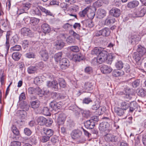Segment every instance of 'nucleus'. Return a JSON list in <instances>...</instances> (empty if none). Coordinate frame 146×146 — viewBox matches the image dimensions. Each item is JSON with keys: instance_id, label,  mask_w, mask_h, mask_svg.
<instances>
[{"instance_id": "1", "label": "nucleus", "mask_w": 146, "mask_h": 146, "mask_svg": "<svg viewBox=\"0 0 146 146\" xmlns=\"http://www.w3.org/2000/svg\"><path fill=\"white\" fill-rule=\"evenodd\" d=\"M108 54V53L107 51L102 50L100 53L97 58H94L92 62H94L95 64L98 63L99 64H102L107 60V57Z\"/></svg>"}, {"instance_id": "2", "label": "nucleus", "mask_w": 146, "mask_h": 146, "mask_svg": "<svg viewBox=\"0 0 146 146\" xmlns=\"http://www.w3.org/2000/svg\"><path fill=\"white\" fill-rule=\"evenodd\" d=\"M72 138L74 139H80L79 142L82 143L85 141V139L83 137H82V132L79 129H74L72 131L70 134Z\"/></svg>"}, {"instance_id": "3", "label": "nucleus", "mask_w": 146, "mask_h": 146, "mask_svg": "<svg viewBox=\"0 0 146 146\" xmlns=\"http://www.w3.org/2000/svg\"><path fill=\"white\" fill-rule=\"evenodd\" d=\"M104 139L108 142H117L120 141L121 138L119 136L109 133L105 135Z\"/></svg>"}, {"instance_id": "4", "label": "nucleus", "mask_w": 146, "mask_h": 146, "mask_svg": "<svg viewBox=\"0 0 146 146\" xmlns=\"http://www.w3.org/2000/svg\"><path fill=\"white\" fill-rule=\"evenodd\" d=\"M31 6V4L29 3L23 4L18 9L17 13L19 15L24 13H26V11L29 9Z\"/></svg>"}, {"instance_id": "5", "label": "nucleus", "mask_w": 146, "mask_h": 146, "mask_svg": "<svg viewBox=\"0 0 146 146\" xmlns=\"http://www.w3.org/2000/svg\"><path fill=\"white\" fill-rule=\"evenodd\" d=\"M69 60L66 58H62L60 62V68L62 70H65L68 68L70 65Z\"/></svg>"}, {"instance_id": "6", "label": "nucleus", "mask_w": 146, "mask_h": 146, "mask_svg": "<svg viewBox=\"0 0 146 146\" xmlns=\"http://www.w3.org/2000/svg\"><path fill=\"white\" fill-rule=\"evenodd\" d=\"M93 86V84L92 82H86L82 85V89L84 92H88L92 90Z\"/></svg>"}, {"instance_id": "7", "label": "nucleus", "mask_w": 146, "mask_h": 146, "mask_svg": "<svg viewBox=\"0 0 146 146\" xmlns=\"http://www.w3.org/2000/svg\"><path fill=\"white\" fill-rule=\"evenodd\" d=\"M110 14L112 16L116 17L119 16L121 14L120 10L116 8H113L110 11Z\"/></svg>"}, {"instance_id": "8", "label": "nucleus", "mask_w": 146, "mask_h": 146, "mask_svg": "<svg viewBox=\"0 0 146 146\" xmlns=\"http://www.w3.org/2000/svg\"><path fill=\"white\" fill-rule=\"evenodd\" d=\"M109 125V124L108 123L106 122H102L99 125V129L101 133L105 132L108 130Z\"/></svg>"}, {"instance_id": "9", "label": "nucleus", "mask_w": 146, "mask_h": 146, "mask_svg": "<svg viewBox=\"0 0 146 146\" xmlns=\"http://www.w3.org/2000/svg\"><path fill=\"white\" fill-rule=\"evenodd\" d=\"M139 40V36L136 35H132L129 38V42L132 44H137Z\"/></svg>"}, {"instance_id": "10", "label": "nucleus", "mask_w": 146, "mask_h": 146, "mask_svg": "<svg viewBox=\"0 0 146 146\" xmlns=\"http://www.w3.org/2000/svg\"><path fill=\"white\" fill-rule=\"evenodd\" d=\"M21 34L24 36H31L32 33L30 29L28 28L24 27L22 28L21 30Z\"/></svg>"}, {"instance_id": "11", "label": "nucleus", "mask_w": 146, "mask_h": 146, "mask_svg": "<svg viewBox=\"0 0 146 146\" xmlns=\"http://www.w3.org/2000/svg\"><path fill=\"white\" fill-rule=\"evenodd\" d=\"M66 117V115L64 113H62L60 114L57 120L58 125H60L63 124L65 120Z\"/></svg>"}, {"instance_id": "12", "label": "nucleus", "mask_w": 146, "mask_h": 146, "mask_svg": "<svg viewBox=\"0 0 146 146\" xmlns=\"http://www.w3.org/2000/svg\"><path fill=\"white\" fill-rule=\"evenodd\" d=\"M58 82L56 80L48 81L47 83V86L48 87L53 89L55 90L58 89Z\"/></svg>"}, {"instance_id": "13", "label": "nucleus", "mask_w": 146, "mask_h": 146, "mask_svg": "<svg viewBox=\"0 0 146 146\" xmlns=\"http://www.w3.org/2000/svg\"><path fill=\"white\" fill-rule=\"evenodd\" d=\"M100 70L104 74L109 73L112 71V69L110 66L106 65H103L100 68Z\"/></svg>"}, {"instance_id": "14", "label": "nucleus", "mask_w": 146, "mask_h": 146, "mask_svg": "<svg viewBox=\"0 0 146 146\" xmlns=\"http://www.w3.org/2000/svg\"><path fill=\"white\" fill-rule=\"evenodd\" d=\"M142 56L137 52H134L133 54V58L137 64H141V59Z\"/></svg>"}, {"instance_id": "15", "label": "nucleus", "mask_w": 146, "mask_h": 146, "mask_svg": "<svg viewBox=\"0 0 146 146\" xmlns=\"http://www.w3.org/2000/svg\"><path fill=\"white\" fill-rule=\"evenodd\" d=\"M137 52L141 56H143L145 54L146 50L145 48L141 45H139L137 46Z\"/></svg>"}, {"instance_id": "16", "label": "nucleus", "mask_w": 146, "mask_h": 146, "mask_svg": "<svg viewBox=\"0 0 146 146\" xmlns=\"http://www.w3.org/2000/svg\"><path fill=\"white\" fill-rule=\"evenodd\" d=\"M124 72L120 69L114 70L112 72L113 76L116 77H121L124 74Z\"/></svg>"}, {"instance_id": "17", "label": "nucleus", "mask_w": 146, "mask_h": 146, "mask_svg": "<svg viewBox=\"0 0 146 146\" xmlns=\"http://www.w3.org/2000/svg\"><path fill=\"white\" fill-rule=\"evenodd\" d=\"M91 119L87 121L84 123V125L85 127L88 129H92L95 126V124L94 122H92Z\"/></svg>"}, {"instance_id": "18", "label": "nucleus", "mask_w": 146, "mask_h": 146, "mask_svg": "<svg viewBox=\"0 0 146 146\" xmlns=\"http://www.w3.org/2000/svg\"><path fill=\"white\" fill-rule=\"evenodd\" d=\"M97 14L98 18L100 19H102L106 16V12L105 10L100 9L98 11Z\"/></svg>"}, {"instance_id": "19", "label": "nucleus", "mask_w": 146, "mask_h": 146, "mask_svg": "<svg viewBox=\"0 0 146 146\" xmlns=\"http://www.w3.org/2000/svg\"><path fill=\"white\" fill-rule=\"evenodd\" d=\"M139 2L137 1H133L128 3L127 7L129 8H133L137 7L139 5Z\"/></svg>"}, {"instance_id": "20", "label": "nucleus", "mask_w": 146, "mask_h": 146, "mask_svg": "<svg viewBox=\"0 0 146 146\" xmlns=\"http://www.w3.org/2000/svg\"><path fill=\"white\" fill-rule=\"evenodd\" d=\"M54 45L58 50H60L63 48L64 45V42L62 40L57 41L54 43Z\"/></svg>"}, {"instance_id": "21", "label": "nucleus", "mask_w": 146, "mask_h": 146, "mask_svg": "<svg viewBox=\"0 0 146 146\" xmlns=\"http://www.w3.org/2000/svg\"><path fill=\"white\" fill-rule=\"evenodd\" d=\"M10 36H6V42L5 43V51L3 54L5 56H6L8 53V51L10 45L9 44V41Z\"/></svg>"}, {"instance_id": "22", "label": "nucleus", "mask_w": 146, "mask_h": 146, "mask_svg": "<svg viewBox=\"0 0 146 146\" xmlns=\"http://www.w3.org/2000/svg\"><path fill=\"white\" fill-rule=\"evenodd\" d=\"M50 106L52 108L55 110L60 109V104L55 101L51 102L50 104Z\"/></svg>"}, {"instance_id": "23", "label": "nucleus", "mask_w": 146, "mask_h": 146, "mask_svg": "<svg viewBox=\"0 0 146 146\" xmlns=\"http://www.w3.org/2000/svg\"><path fill=\"white\" fill-rule=\"evenodd\" d=\"M17 116L20 118L24 119L26 116L27 113L23 110H19L17 111Z\"/></svg>"}, {"instance_id": "24", "label": "nucleus", "mask_w": 146, "mask_h": 146, "mask_svg": "<svg viewBox=\"0 0 146 146\" xmlns=\"http://www.w3.org/2000/svg\"><path fill=\"white\" fill-rule=\"evenodd\" d=\"M114 111L115 113L119 116L123 115L124 113V110L119 107H115L114 108Z\"/></svg>"}, {"instance_id": "25", "label": "nucleus", "mask_w": 146, "mask_h": 146, "mask_svg": "<svg viewBox=\"0 0 146 146\" xmlns=\"http://www.w3.org/2000/svg\"><path fill=\"white\" fill-rule=\"evenodd\" d=\"M36 121L38 124L41 125H45L46 124V118L42 116L38 117Z\"/></svg>"}, {"instance_id": "26", "label": "nucleus", "mask_w": 146, "mask_h": 146, "mask_svg": "<svg viewBox=\"0 0 146 146\" xmlns=\"http://www.w3.org/2000/svg\"><path fill=\"white\" fill-rule=\"evenodd\" d=\"M115 21V18L110 17H108L107 19L105 20V24L106 25H108L114 23Z\"/></svg>"}, {"instance_id": "27", "label": "nucleus", "mask_w": 146, "mask_h": 146, "mask_svg": "<svg viewBox=\"0 0 146 146\" xmlns=\"http://www.w3.org/2000/svg\"><path fill=\"white\" fill-rule=\"evenodd\" d=\"M102 36H108L110 33V31L109 29L108 28H105L101 30Z\"/></svg>"}, {"instance_id": "28", "label": "nucleus", "mask_w": 146, "mask_h": 146, "mask_svg": "<svg viewBox=\"0 0 146 146\" xmlns=\"http://www.w3.org/2000/svg\"><path fill=\"white\" fill-rule=\"evenodd\" d=\"M90 9V7L88 6L82 11L80 12L79 13V15L80 17H84L88 11Z\"/></svg>"}, {"instance_id": "29", "label": "nucleus", "mask_w": 146, "mask_h": 146, "mask_svg": "<svg viewBox=\"0 0 146 146\" xmlns=\"http://www.w3.org/2000/svg\"><path fill=\"white\" fill-rule=\"evenodd\" d=\"M62 52H59L56 54L54 56V58L55 61L57 62H58L60 61V59L61 58L62 55Z\"/></svg>"}, {"instance_id": "30", "label": "nucleus", "mask_w": 146, "mask_h": 146, "mask_svg": "<svg viewBox=\"0 0 146 146\" xmlns=\"http://www.w3.org/2000/svg\"><path fill=\"white\" fill-rule=\"evenodd\" d=\"M21 56V54L18 52H14L12 55V58L15 61L18 60L20 58Z\"/></svg>"}, {"instance_id": "31", "label": "nucleus", "mask_w": 146, "mask_h": 146, "mask_svg": "<svg viewBox=\"0 0 146 146\" xmlns=\"http://www.w3.org/2000/svg\"><path fill=\"white\" fill-rule=\"evenodd\" d=\"M102 49L101 47H95L92 50L91 53L93 55L100 54L102 50Z\"/></svg>"}, {"instance_id": "32", "label": "nucleus", "mask_w": 146, "mask_h": 146, "mask_svg": "<svg viewBox=\"0 0 146 146\" xmlns=\"http://www.w3.org/2000/svg\"><path fill=\"white\" fill-rule=\"evenodd\" d=\"M53 131L50 129H47L46 130V142L49 140L50 137L53 135Z\"/></svg>"}, {"instance_id": "33", "label": "nucleus", "mask_w": 146, "mask_h": 146, "mask_svg": "<svg viewBox=\"0 0 146 146\" xmlns=\"http://www.w3.org/2000/svg\"><path fill=\"white\" fill-rule=\"evenodd\" d=\"M129 102L128 101L122 102L121 105V107L123 110H127L129 106Z\"/></svg>"}, {"instance_id": "34", "label": "nucleus", "mask_w": 146, "mask_h": 146, "mask_svg": "<svg viewBox=\"0 0 146 146\" xmlns=\"http://www.w3.org/2000/svg\"><path fill=\"white\" fill-rule=\"evenodd\" d=\"M141 10L137 12V14L139 17H143L146 13V9L145 8H141Z\"/></svg>"}, {"instance_id": "35", "label": "nucleus", "mask_w": 146, "mask_h": 146, "mask_svg": "<svg viewBox=\"0 0 146 146\" xmlns=\"http://www.w3.org/2000/svg\"><path fill=\"white\" fill-rule=\"evenodd\" d=\"M30 13L33 15H40V12L39 9L38 8H36L34 9H32Z\"/></svg>"}, {"instance_id": "36", "label": "nucleus", "mask_w": 146, "mask_h": 146, "mask_svg": "<svg viewBox=\"0 0 146 146\" xmlns=\"http://www.w3.org/2000/svg\"><path fill=\"white\" fill-rule=\"evenodd\" d=\"M45 128H43V129L41 131L42 137L40 138V141L42 143L46 142V133L45 132Z\"/></svg>"}, {"instance_id": "37", "label": "nucleus", "mask_w": 146, "mask_h": 146, "mask_svg": "<svg viewBox=\"0 0 146 146\" xmlns=\"http://www.w3.org/2000/svg\"><path fill=\"white\" fill-rule=\"evenodd\" d=\"M43 77H44V76H42L41 78H39L38 77H35L34 78V84L37 85L40 84L43 82V80L42 79Z\"/></svg>"}, {"instance_id": "38", "label": "nucleus", "mask_w": 146, "mask_h": 146, "mask_svg": "<svg viewBox=\"0 0 146 146\" xmlns=\"http://www.w3.org/2000/svg\"><path fill=\"white\" fill-rule=\"evenodd\" d=\"M73 60L76 62L80 61L82 59V57L81 56V54H76L73 55Z\"/></svg>"}, {"instance_id": "39", "label": "nucleus", "mask_w": 146, "mask_h": 146, "mask_svg": "<svg viewBox=\"0 0 146 146\" xmlns=\"http://www.w3.org/2000/svg\"><path fill=\"white\" fill-rule=\"evenodd\" d=\"M58 84L60 87L64 88L66 87V83L65 80L62 78H59L58 79Z\"/></svg>"}, {"instance_id": "40", "label": "nucleus", "mask_w": 146, "mask_h": 146, "mask_svg": "<svg viewBox=\"0 0 146 146\" xmlns=\"http://www.w3.org/2000/svg\"><path fill=\"white\" fill-rule=\"evenodd\" d=\"M39 22V19L36 18H32L31 20V24L33 26L37 25Z\"/></svg>"}, {"instance_id": "41", "label": "nucleus", "mask_w": 146, "mask_h": 146, "mask_svg": "<svg viewBox=\"0 0 146 146\" xmlns=\"http://www.w3.org/2000/svg\"><path fill=\"white\" fill-rule=\"evenodd\" d=\"M31 104L32 108L36 109L39 106L40 102L38 100H35L32 102Z\"/></svg>"}, {"instance_id": "42", "label": "nucleus", "mask_w": 146, "mask_h": 146, "mask_svg": "<svg viewBox=\"0 0 146 146\" xmlns=\"http://www.w3.org/2000/svg\"><path fill=\"white\" fill-rule=\"evenodd\" d=\"M11 130L13 133L15 135L18 136L19 135V131L15 126L13 125L11 127Z\"/></svg>"}, {"instance_id": "43", "label": "nucleus", "mask_w": 146, "mask_h": 146, "mask_svg": "<svg viewBox=\"0 0 146 146\" xmlns=\"http://www.w3.org/2000/svg\"><path fill=\"white\" fill-rule=\"evenodd\" d=\"M40 54L43 60L44 61L45 60V58H46V48L45 47L41 49L40 52Z\"/></svg>"}, {"instance_id": "44", "label": "nucleus", "mask_w": 146, "mask_h": 146, "mask_svg": "<svg viewBox=\"0 0 146 146\" xmlns=\"http://www.w3.org/2000/svg\"><path fill=\"white\" fill-rule=\"evenodd\" d=\"M37 68L35 66H30L28 68L27 71L29 74L35 73L36 70Z\"/></svg>"}, {"instance_id": "45", "label": "nucleus", "mask_w": 146, "mask_h": 146, "mask_svg": "<svg viewBox=\"0 0 146 146\" xmlns=\"http://www.w3.org/2000/svg\"><path fill=\"white\" fill-rule=\"evenodd\" d=\"M10 50L11 51H19L21 50V47L20 45H15L11 47Z\"/></svg>"}, {"instance_id": "46", "label": "nucleus", "mask_w": 146, "mask_h": 146, "mask_svg": "<svg viewBox=\"0 0 146 146\" xmlns=\"http://www.w3.org/2000/svg\"><path fill=\"white\" fill-rule=\"evenodd\" d=\"M100 106V103L98 101H96L94 102V104L92 106V109L93 110H96L99 108Z\"/></svg>"}, {"instance_id": "47", "label": "nucleus", "mask_w": 146, "mask_h": 146, "mask_svg": "<svg viewBox=\"0 0 146 146\" xmlns=\"http://www.w3.org/2000/svg\"><path fill=\"white\" fill-rule=\"evenodd\" d=\"M29 140L32 144L36 145L37 143L36 137L34 135H32L30 137Z\"/></svg>"}, {"instance_id": "48", "label": "nucleus", "mask_w": 146, "mask_h": 146, "mask_svg": "<svg viewBox=\"0 0 146 146\" xmlns=\"http://www.w3.org/2000/svg\"><path fill=\"white\" fill-rule=\"evenodd\" d=\"M103 4V1L102 0H98L94 3V6L96 7H101Z\"/></svg>"}, {"instance_id": "49", "label": "nucleus", "mask_w": 146, "mask_h": 146, "mask_svg": "<svg viewBox=\"0 0 146 146\" xmlns=\"http://www.w3.org/2000/svg\"><path fill=\"white\" fill-rule=\"evenodd\" d=\"M71 51L74 52H77L79 51V47L77 46H72L69 47Z\"/></svg>"}, {"instance_id": "50", "label": "nucleus", "mask_w": 146, "mask_h": 146, "mask_svg": "<svg viewBox=\"0 0 146 146\" xmlns=\"http://www.w3.org/2000/svg\"><path fill=\"white\" fill-rule=\"evenodd\" d=\"M36 90V88L33 87H29L27 90L28 93L31 94H35Z\"/></svg>"}, {"instance_id": "51", "label": "nucleus", "mask_w": 146, "mask_h": 146, "mask_svg": "<svg viewBox=\"0 0 146 146\" xmlns=\"http://www.w3.org/2000/svg\"><path fill=\"white\" fill-rule=\"evenodd\" d=\"M115 66L117 68L121 69L123 67V64L121 61H119L116 63Z\"/></svg>"}, {"instance_id": "52", "label": "nucleus", "mask_w": 146, "mask_h": 146, "mask_svg": "<svg viewBox=\"0 0 146 146\" xmlns=\"http://www.w3.org/2000/svg\"><path fill=\"white\" fill-rule=\"evenodd\" d=\"M25 56L28 58H34L35 57V55L34 53L32 52H29L25 54Z\"/></svg>"}, {"instance_id": "53", "label": "nucleus", "mask_w": 146, "mask_h": 146, "mask_svg": "<svg viewBox=\"0 0 146 146\" xmlns=\"http://www.w3.org/2000/svg\"><path fill=\"white\" fill-rule=\"evenodd\" d=\"M138 94L141 97H144L146 96V90H145L143 89L140 90L138 92Z\"/></svg>"}, {"instance_id": "54", "label": "nucleus", "mask_w": 146, "mask_h": 146, "mask_svg": "<svg viewBox=\"0 0 146 146\" xmlns=\"http://www.w3.org/2000/svg\"><path fill=\"white\" fill-rule=\"evenodd\" d=\"M53 122L52 119L51 118L48 117L46 119V126H50Z\"/></svg>"}, {"instance_id": "55", "label": "nucleus", "mask_w": 146, "mask_h": 146, "mask_svg": "<svg viewBox=\"0 0 146 146\" xmlns=\"http://www.w3.org/2000/svg\"><path fill=\"white\" fill-rule=\"evenodd\" d=\"M36 92L35 94H37L38 95H40V96H42L44 95L43 94L42 95V91L39 88V87H36Z\"/></svg>"}, {"instance_id": "56", "label": "nucleus", "mask_w": 146, "mask_h": 146, "mask_svg": "<svg viewBox=\"0 0 146 146\" xmlns=\"http://www.w3.org/2000/svg\"><path fill=\"white\" fill-rule=\"evenodd\" d=\"M4 76L3 74V73L1 72H0V81L2 85L4 84Z\"/></svg>"}, {"instance_id": "57", "label": "nucleus", "mask_w": 146, "mask_h": 146, "mask_svg": "<svg viewBox=\"0 0 146 146\" xmlns=\"http://www.w3.org/2000/svg\"><path fill=\"white\" fill-rule=\"evenodd\" d=\"M24 132L25 134L27 136L30 135L32 133L31 131L27 128H25L24 129Z\"/></svg>"}, {"instance_id": "58", "label": "nucleus", "mask_w": 146, "mask_h": 146, "mask_svg": "<svg viewBox=\"0 0 146 146\" xmlns=\"http://www.w3.org/2000/svg\"><path fill=\"white\" fill-rule=\"evenodd\" d=\"M21 143L18 141H14L11 143V146H20Z\"/></svg>"}, {"instance_id": "59", "label": "nucleus", "mask_w": 146, "mask_h": 146, "mask_svg": "<svg viewBox=\"0 0 146 146\" xmlns=\"http://www.w3.org/2000/svg\"><path fill=\"white\" fill-rule=\"evenodd\" d=\"M66 42L68 44H70L74 43V40L71 36H69L67 38Z\"/></svg>"}, {"instance_id": "60", "label": "nucleus", "mask_w": 146, "mask_h": 146, "mask_svg": "<svg viewBox=\"0 0 146 146\" xmlns=\"http://www.w3.org/2000/svg\"><path fill=\"white\" fill-rule=\"evenodd\" d=\"M85 71L86 73L88 74H90L92 71V68L90 66L87 67L85 69Z\"/></svg>"}, {"instance_id": "61", "label": "nucleus", "mask_w": 146, "mask_h": 146, "mask_svg": "<svg viewBox=\"0 0 146 146\" xmlns=\"http://www.w3.org/2000/svg\"><path fill=\"white\" fill-rule=\"evenodd\" d=\"M92 100L90 98H84L83 100V103L86 104H88L90 102H92Z\"/></svg>"}, {"instance_id": "62", "label": "nucleus", "mask_w": 146, "mask_h": 146, "mask_svg": "<svg viewBox=\"0 0 146 146\" xmlns=\"http://www.w3.org/2000/svg\"><path fill=\"white\" fill-rule=\"evenodd\" d=\"M60 7L62 8H63L64 11L66 9L67 7V4L65 3H60Z\"/></svg>"}, {"instance_id": "63", "label": "nucleus", "mask_w": 146, "mask_h": 146, "mask_svg": "<svg viewBox=\"0 0 146 146\" xmlns=\"http://www.w3.org/2000/svg\"><path fill=\"white\" fill-rule=\"evenodd\" d=\"M71 8L73 11H77L79 10V7L77 5H74L71 6Z\"/></svg>"}, {"instance_id": "64", "label": "nucleus", "mask_w": 146, "mask_h": 146, "mask_svg": "<svg viewBox=\"0 0 146 146\" xmlns=\"http://www.w3.org/2000/svg\"><path fill=\"white\" fill-rule=\"evenodd\" d=\"M139 81L138 80H135L132 83V86L134 88H136L139 86Z\"/></svg>"}]
</instances>
